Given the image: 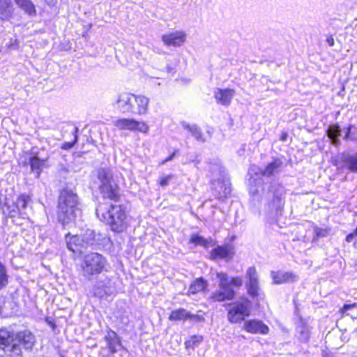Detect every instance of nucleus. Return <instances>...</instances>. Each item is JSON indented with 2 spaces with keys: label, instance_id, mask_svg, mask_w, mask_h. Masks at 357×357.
I'll list each match as a JSON object with an SVG mask.
<instances>
[{
  "label": "nucleus",
  "instance_id": "f257e3e1",
  "mask_svg": "<svg viewBox=\"0 0 357 357\" xmlns=\"http://www.w3.org/2000/svg\"><path fill=\"white\" fill-rule=\"evenodd\" d=\"M78 197L72 190L63 189L59 195L57 206V218L63 225L75 222L81 215Z\"/></svg>",
  "mask_w": 357,
  "mask_h": 357
},
{
  "label": "nucleus",
  "instance_id": "f03ea898",
  "mask_svg": "<svg viewBox=\"0 0 357 357\" xmlns=\"http://www.w3.org/2000/svg\"><path fill=\"white\" fill-rule=\"evenodd\" d=\"M99 220L109 225L114 232H121L127 227V215L122 205H110L100 204L96 211Z\"/></svg>",
  "mask_w": 357,
  "mask_h": 357
},
{
  "label": "nucleus",
  "instance_id": "7ed1b4c3",
  "mask_svg": "<svg viewBox=\"0 0 357 357\" xmlns=\"http://www.w3.org/2000/svg\"><path fill=\"white\" fill-rule=\"evenodd\" d=\"M98 178L100 182L99 189L103 197L118 201L120 197L118 185L113 180L112 171L109 168H100L98 171Z\"/></svg>",
  "mask_w": 357,
  "mask_h": 357
},
{
  "label": "nucleus",
  "instance_id": "20e7f679",
  "mask_svg": "<svg viewBox=\"0 0 357 357\" xmlns=\"http://www.w3.org/2000/svg\"><path fill=\"white\" fill-rule=\"evenodd\" d=\"M107 264L106 259L99 253L91 252L84 257L81 265V273L86 279L91 280L95 275L100 274Z\"/></svg>",
  "mask_w": 357,
  "mask_h": 357
},
{
  "label": "nucleus",
  "instance_id": "39448f33",
  "mask_svg": "<svg viewBox=\"0 0 357 357\" xmlns=\"http://www.w3.org/2000/svg\"><path fill=\"white\" fill-rule=\"evenodd\" d=\"M9 340L10 342L22 345L26 350L31 349L36 342L34 335L29 331H20L15 335L13 332L1 328V344L8 342Z\"/></svg>",
  "mask_w": 357,
  "mask_h": 357
},
{
  "label": "nucleus",
  "instance_id": "423d86ee",
  "mask_svg": "<svg viewBox=\"0 0 357 357\" xmlns=\"http://www.w3.org/2000/svg\"><path fill=\"white\" fill-rule=\"evenodd\" d=\"M132 100H134V94L130 93H121L116 96V99L114 100L113 106L121 113L131 114L132 112H140L144 111L142 105L145 100H138L139 107L132 105Z\"/></svg>",
  "mask_w": 357,
  "mask_h": 357
},
{
  "label": "nucleus",
  "instance_id": "0eeeda50",
  "mask_svg": "<svg viewBox=\"0 0 357 357\" xmlns=\"http://www.w3.org/2000/svg\"><path fill=\"white\" fill-rule=\"evenodd\" d=\"M217 277L220 280L219 289L216 290L210 296L214 302H222L225 301H230L234 298L235 292L229 286V281L227 274L225 273H218Z\"/></svg>",
  "mask_w": 357,
  "mask_h": 357
},
{
  "label": "nucleus",
  "instance_id": "6e6552de",
  "mask_svg": "<svg viewBox=\"0 0 357 357\" xmlns=\"http://www.w3.org/2000/svg\"><path fill=\"white\" fill-rule=\"evenodd\" d=\"M30 202L31 197L29 195H22L17 198L15 204H13L12 206H9L7 203H5L3 206L1 207V211L3 214L10 217H14L17 213V211L24 214L25 213L24 211Z\"/></svg>",
  "mask_w": 357,
  "mask_h": 357
},
{
  "label": "nucleus",
  "instance_id": "1a4fd4ad",
  "mask_svg": "<svg viewBox=\"0 0 357 357\" xmlns=\"http://www.w3.org/2000/svg\"><path fill=\"white\" fill-rule=\"evenodd\" d=\"M250 315L249 305L245 303H237L231 305L228 311L227 319L231 323H238Z\"/></svg>",
  "mask_w": 357,
  "mask_h": 357
},
{
  "label": "nucleus",
  "instance_id": "9d476101",
  "mask_svg": "<svg viewBox=\"0 0 357 357\" xmlns=\"http://www.w3.org/2000/svg\"><path fill=\"white\" fill-rule=\"evenodd\" d=\"M115 292V287L112 280L108 278L100 279L93 289L95 296L100 298L111 296Z\"/></svg>",
  "mask_w": 357,
  "mask_h": 357
},
{
  "label": "nucleus",
  "instance_id": "9b49d317",
  "mask_svg": "<svg viewBox=\"0 0 357 357\" xmlns=\"http://www.w3.org/2000/svg\"><path fill=\"white\" fill-rule=\"evenodd\" d=\"M245 278L248 280L246 287L250 296L255 298L259 295V276L255 266H250L245 273Z\"/></svg>",
  "mask_w": 357,
  "mask_h": 357
},
{
  "label": "nucleus",
  "instance_id": "f8f14e48",
  "mask_svg": "<svg viewBox=\"0 0 357 357\" xmlns=\"http://www.w3.org/2000/svg\"><path fill=\"white\" fill-rule=\"evenodd\" d=\"M114 125L119 130H138L142 132H146L149 130V127L145 123L132 119H121L115 121Z\"/></svg>",
  "mask_w": 357,
  "mask_h": 357
},
{
  "label": "nucleus",
  "instance_id": "ddd939ff",
  "mask_svg": "<svg viewBox=\"0 0 357 357\" xmlns=\"http://www.w3.org/2000/svg\"><path fill=\"white\" fill-rule=\"evenodd\" d=\"M273 189L274 186L271 185ZM273 191V197L271 202L268 203V207L270 213L278 215L283 208L284 202L282 197V188L278 187L277 189L271 190Z\"/></svg>",
  "mask_w": 357,
  "mask_h": 357
},
{
  "label": "nucleus",
  "instance_id": "4468645a",
  "mask_svg": "<svg viewBox=\"0 0 357 357\" xmlns=\"http://www.w3.org/2000/svg\"><path fill=\"white\" fill-rule=\"evenodd\" d=\"M271 277L274 284L294 282L298 280V276L291 271H272Z\"/></svg>",
  "mask_w": 357,
  "mask_h": 357
},
{
  "label": "nucleus",
  "instance_id": "2eb2a0df",
  "mask_svg": "<svg viewBox=\"0 0 357 357\" xmlns=\"http://www.w3.org/2000/svg\"><path fill=\"white\" fill-rule=\"evenodd\" d=\"M234 255V249L230 245H224L222 246H217L212 250L211 256L213 259H226L229 261L233 258Z\"/></svg>",
  "mask_w": 357,
  "mask_h": 357
},
{
  "label": "nucleus",
  "instance_id": "dca6fc26",
  "mask_svg": "<svg viewBox=\"0 0 357 357\" xmlns=\"http://www.w3.org/2000/svg\"><path fill=\"white\" fill-rule=\"evenodd\" d=\"M185 38L183 31H175L163 35L162 40L167 46L180 47L185 41Z\"/></svg>",
  "mask_w": 357,
  "mask_h": 357
},
{
  "label": "nucleus",
  "instance_id": "f3484780",
  "mask_svg": "<svg viewBox=\"0 0 357 357\" xmlns=\"http://www.w3.org/2000/svg\"><path fill=\"white\" fill-rule=\"evenodd\" d=\"M244 329L250 333L266 335L269 332L268 326L259 320H249L244 324Z\"/></svg>",
  "mask_w": 357,
  "mask_h": 357
},
{
  "label": "nucleus",
  "instance_id": "a211bd4d",
  "mask_svg": "<svg viewBox=\"0 0 357 357\" xmlns=\"http://www.w3.org/2000/svg\"><path fill=\"white\" fill-rule=\"evenodd\" d=\"M213 195L218 199L226 198L231 193V188L229 183L221 181L220 179L212 182Z\"/></svg>",
  "mask_w": 357,
  "mask_h": 357
},
{
  "label": "nucleus",
  "instance_id": "6ab92c4d",
  "mask_svg": "<svg viewBox=\"0 0 357 357\" xmlns=\"http://www.w3.org/2000/svg\"><path fill=\"white\" fill-rule=\"evenodd\" d=\"M234 95L235 91L230 89H216L214 91L215 99L222 105H229Z\"/></svg>",
  "mask_w": 357,
  "mask_h": 357
},
{
  "label": "nucleus",
  "instance_id": "aec40b11",
  "mask_svg": "<svg viewBox=\"0 0 357 357\" xmlns=\"http://www.w3.org/2000/svg\"><path fill=\"white\" fill-rule=\"evenodd\" d=\"M169 319L174 321H185L186 319L199 321L200 320V317L197 315L190 314L183 308H180L178 310H173L169 317Z\"/></svg>",
  "mask_w": 357,
  "mask_h": 357
},
{
  "label": "nucleus",
  "instance_id": "412c9836",
  "mask_svg": "<svg viewBox=\"0 0 357 357\" xmlns=\"http://www.w3.org/2000/svg\"><path fill=\"white\" fill-rule=\"evenodd\" d=\"M47 158L40 159L38 156H30L29 163L31 167V171L36 174V177L38 178L43 169L47 167Z\"/></svg>",
  "mask_w": 357,
  "mask_h": 357
},
{
  "label": "nucleus",
  "instance_id": "4be33fe9",
  "mask_svg": "<svg viewBox=\"0 0 357 357\" xmlns=\"http://www.w3.org/2000/svg\"><path fill=\"white\" fill-rule=\"evenodd\" d=\"M107 347L112 354L116 353L121 347V340L118 335L113 331L109 330L105 336Z\"/></svg>",
  "mask_w": 357,
  "mask_h": 357
},
{
  "label": "nucleus",
  "instance_id": "5701e85b",
  "mask_svg": "<svg viewBox=\"0 0 357 357\" xmlns=\"http://www.w3.org/2000/svg\"><path fill=\"white\" fill-rule=\"evenodd\" d=\"M181 123L182 127L187 130L197 142L204 143L206 141L201 128L198 126L196 124L190 125L185 121H182Z\"/></svg>",
  "mask_w": 357,
  "mask_h": 357
},
{
  "label": "nucleus",
  "instance_id": "b1692460",
  "mask_svg": "<svg viewBox=\"0 0 357 357\" xmlns=\"http://www.w3.org/2000/svg\"><path fill=\"white\" fill-rule=\"evenodd\" d=\"M340 160L351 172L357 173V153L353 155L342 153Z\"/></svg>",
  "mask_w": 357,
  "mask_h": 357
},
{
  "label": "nucleus",
  "instance_id": "393cba45",
  "mask_svg": "<svg viewBox=\"0 0 357 357\" xmlns=\"http://www.w3.org/2000/svg\"><path fill=\"white\" fill-rule=\"evenodd\" d=\"M2 345L4 346L1 349L3 350L5 357H22L21 349L16 342H10L9 340L8 342Z\"/></svg>",
  "mask_w": 357,
  "mask_h": 357
},
{
  "label": "nucleus",
  "instance_id": "a878e982",
  "mask_svg": "<svg viewBox=\"0 0 357 357\" xmlns=\"http://www.w3.org/2000/svg\"><path fill=\"white\" fill-rule=\"evenodd\" d=\"M283 162L280 159H275L272 162L269 163L264 170H261V174L269 177L275 174H278L280 171Z\"/></svg>",
  "mask_w": 357,
  "mask_h": 357
},
{
  "label": "nucleus",
  "instance_id": "bb28decb",
  "mask_svg": "<svg viewBox=\"0 0 357 357\" xmlns=\"http://www.w3.org/2000/svg\"><path fill=\"white\" fill-rule=\"evenodd\" d=\"M17 6L29 17L36 15V9L33 3L31 0H15Z\"/></svg>",
  "mask_w": 357,
  "mask_h": 357
},
{
  "label": "nucleus",
  "instance_id": "cd10ccee",
  "mask_svg": "<svg viewBox=\"0 0 357 357\" xmlns=\"http://www.w3.org/2000/svg\"><path fill=\"white\" fill-rule=\"evenodd\" d=\"M81 235L73 236L67 241L68 248L73 252L82 253L84 248Z\"/></svg>",
  "mask_w": 357,
  "mask_h": 357
},
{
  "label": "nucleus",
  "instance_id": "c85d7f7f",
  "mask_svg": "<svg viewBox=\"0 0 357 357\" xmlns=\"http://www.w3.org/2000/svg\"><path fill=\"white\" fill-rule=\"evenodd\" d=\"M327 135L333 145L338 146L340 144L339 137L341 135V130L338 125L330 126L327 130Z\"/></svg>",
  "mask_w": 357,
  "mask_h": 357
},
{
  "label": "nucleus",
  "instance_id": "c756f323",
  "mask_svg": "<svg viewBox=\"0 0 357 357\" xmlns=\"http://www.w3.org/2000/svg\"><path fill=\"white\" fill-rule=\"evenodd\" d=\"M207 282L202 278L195 280L189 287V292L190 294H197L206 289L207 287Z\"/></svg>",
  "mask_w": 357,
  "mask_h": 357
},
{
  "label": "nucleus",
  "instance_id": "7c9ffc66",
  "mask_svg": "<svg viewBox=\"0 0 357 357\" xmlns=\"http://www.w3.org/2000/svg\"><path fill=\"white\" fill-rule=\"evenodd\" d=\"M82 238V245L84 248L92 247L95 244L96 235L93 230L87 229L83 234H81Z\"/></svg>",
  "mask_w": 357,
  "mask_h": 357
},
{
  "label": "nucleus",
  "instance_id": "2f4dec72",
  "mask_svg": "<svg viewBox=\"0 0 357 357\" xmlns=\"http://www.w3.org/2000/svg\"><path fill=\"white\" fill-rule=\"evenodd\" d=\"M190 242L195 245H199L208 248L214 245V243L212 239H206L204 237L197 234H194L190 238Z\"/></svg>",
  "mask_w": 357,
  "mask_h": 357
},
{
  "label": "nucleus",
  "instance_id": "473e14b6",
  "mask_svg": "<svg viewBox=\"0 0 357 357\" xmlns=\"http://www.w3.org/2000/svg\"><path fill=\"white\" fill-rule=\"evenodd\" d=\"M296 333L301 342H307L310 338V329L303 322H301L296 328Z\"/></svg>",
  "mask_w": 357,
  "mask_h": 357
},
{
  "label": "nucleus",
  "instance_id": "72a5a7b5",
  "mask_svg": "<svg viewBox=\"0 0 357 357\" xmlns=\"http://www.w3.org/2000/svg\"><path fill=\"white\" fill-rule=\"evenodd\" d=\"M142 99H144L145 101L143 103V105H142V109H144V111H140V112H132V114H145L147 113L148 112V107H149V100L148 98L144 96H142V95H134V100H132V105H135V107H139V103L138 102V100H141Z\"/></svg>",
  "mask_w": 357,
  "mask_h": 357
},
{
  "label": "nucleus",
  "instance_id": "f704fd0d",
  "mask_svg": "<svg viewBox=\"0 0 357 357\" xmlns=\"http://www.w3.org/2000/svg\"><path fill=\"white\" fill-rule=\"evenodd\" d=\"M203 340L201 335H193L188 340L185 341V344L187 348H194Z\"/></svg>",
  "mask_w": 357,
  "mask_h": 357
},
{
  "label": "nucleus",
  "instance_id": "c9c22d12",
  "mask_svg": "<svg viewBox=\"0 0 357 357\" xmlns=\"http://www.w3.org/2000/svg\"><path fill=\"white\" fill-rule=\"evenodd\" d=\"M344 139H350L351 140L357 141V128L354 126H349L347 128V130Z\"/></svg>",
  "mask_w": 357,
  "mask_h": 357
},
{
  "label": "nucleus",
  "instance_id": "e433bc0d",
  "mask_svg": "<svg viewBox=\"0 0 357 357\" xmlns=\"http://www.w3.org/2000/svg\"><path fill=\"white\" fill-rule=\"evenodd\" d=\"M77 131H78V128H75V130H74V132H73V135H74V140H73V142H65L64 144H63V145L61 146V148L63 149L68 150V149H70L74 146V144L77 141Z\"/></svg>",
  "mask_w": 357,
  "mask_h": 357
},
{
  "label": "nucleus",
  "instance_id": "4c0bfd02",
  "mask_svg": "<svg viewBox=\"0 0 357 357\" xmlns=\"http://www.w3.org/2000/svg\"><path fill=\"white\" fill-rule=\"evenodd\" d=\"M229 286L233 285L235 287H240L243 284V280L240 277L232 278L231 280L229 279Z\"/></svg>",
  "mask_w": 357,
  "mask_h": 357
},
{
  "label": "nucleus",
  "instance_id": "58836bf2",
  "mask_svg": "<svg viewBox=\"0 0 357 357\" xmlns=\"http://www.w3.org/2000/svg\"><path fill=\"white\" fill-rule=\"evenodd\" d=\"M4 3L6 6V10H5L6 17H8L9 15H10L11 11H12V3L10 1L4 0ZM1 20H2L3 16L4 15V13H3L2 10H1Z\"/></svg>",
  "mask_w": 357,
  "mask_h": 357
},
{
  "label": "nucleus",
  "instance_id": "ea45409f",
  "mask_svg": "<svg viewBox=\"0 0 357 357\" xmlns=\"http://www.w3.org/2000/svg\"><path fill=\"white\" fill-rule=\"evenodd\" d=\"M314 233L317 238L321 237H325L328 235V231L326 229L319 227L314 228Z\"/></svg>",
  "mask_w": 357,
  "mask_h": 357
},
{
  "label": "nucleus",
  "instance_id": "a19ab883",
  "mask_svg": "<svg viewBox=\"0 0 357 357\" xmlns=\"http://www.w3.org/2000/svg\"><path fill=\"white\" fill-rule=\"evenodd\" d=\"M261 181H259V180L255 181V185L251 186L250 188V194L252 195V196H255V195H258L259 194V190L256 188V186L261 185Z\"/></svg>",
  "mask_w": 357,
  "mask_h": 357
},
{
  "label": "nucleus",
  "instance_id": "79ce46f5",
  "mask_svg": "<svg viewBox=\"0 0 357 357\" xmlns=\"http://www.w3.org/2000/svg\"><path fill=\"white\" fill-rule=\"evenodd\" d=\"M172 178V175H168V176L161 178V179L160 181V185L162 187L167 186Z\"/></svg>",
  "mask_w": 357,
  "mask_h": 357
},
{
  "label": "nucleus",
  "instance_id": "37998d69",
  "mask_svg": "<svg viewBox=\"0 0 357 357\" xmlns=\"http://www.w3.org/2000/svg\"><path fill=\"white\" fill-rule=\"evenodd\" d=\"M356 307V303H352V304H344L342 308V311L343 312L350 310V309H352V308H354Z\"/></svg>",
  "mask_w": 357,
  "mask_h": 357
},
{
  "label": "nucleus",
  "instance_id": "c03bdc74",
  "mask_svg": "<svg viewBox=\"0 0 357 357\" xmlns=\"http://www.w3.org/2000/svg\"><path fill=\"white\" fill-rule=\"evenodd\" d=\"M7 282L6 275L4 273V270L3 269V267L1 266V287L5 284V283Z\"/></svg>",
  "mask_w": 357,
  "mask_h": 357
},
{
  "label": "nucleus",
  "instance_id": "a18cd8bd",
  "mask_svg": "<svg viewBox=\"0 0 357 357\" xmlns=\"http://www.w3.org/2000/svg\"><path fill=\"white\" fill-rule=\"evenodd\" d=\"M326 42L328 44V45L331 46V47H333L334 45V44H335V41H334V39H333L332 36H329L326 38Z\"/></svg>",
  "mask_w": 357,
  "mask_h": 357
},
{
  "label": "nucleus",
  "instance_id": "49530a36",
  "mask_svg": "<svg viewBox=\"0 0 357 357\" xmlns=\"http://www.w3.org/2000/svg\"><path fill=\"white\" fill-rule=\"evenodd\" d=\"M287 137H288V133L287 132H282L281 135H280V141L282 142H286L287 139Z\"/></svg>",
  "mask_w": 357,
  "mask_h": 357
},
{
  "label": "nucleus",
  "instance_id": "de8ad7c7",
  "mask_svg": "<svg viewBox=\"0 0 357 357\" xmlns=\"http://www.w3.org/2000/svg\"><path fill=\"white\" fill-rule=\"evenodd\" d=\"M176 152H177L176 151H174L172 155H170L168 158H166V159H165V160L162 162V164H165V162H168V161L172 160L174 158V157L175 156V155H176Z\"/></svg>",
  "mask_w": 357,
  "mask_h": 357
},
{
  "label": "nucleus",
  "instance_id": "09e8293b",
  "mask_svg": "<svg viewBox=\"0 0 357 357\" xmlns=\"http://www.w3.org/2000/svg\"><path fill=\"white\" fill-rule=\"evenodd\" d=\"M354 237H356V236L353 233H351L347 236L346 241L350 243L353 241Z\"/></svg>",
  "mask_w": 357,
  "mask_h": 357
},
{
  "label": "nucleus",
  "instance_id": "8fccbe9b",
  "mask_svg": "<svg viewBox=\"0 0 357 357\" xmlns=\"http://www.w3.org/2000/svg\"><path fill=\"white\" fill-rule=\"evenodd\" d=\"M45 1L49 6H54L56 3V0H45Z\"/></svg>",
  "mask_w": 357,
  "mask_h": 357
},
{
  "label": "nucleus",
  "instance_id": "3c124183",
  "mask_svg": "<svg viewBox=\"0 0 357 357\" xmlns=\"http://www.w3.org/2000/svg\"><path fill=\"white\" fill-rule=\"evenodd\" d=\"M166 69L168 73H171L172 71V68L169 66L166 67Z\"/></svg>",
  "mask_w": 357,
  "mask_h": 357
}]
</instances>
